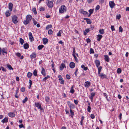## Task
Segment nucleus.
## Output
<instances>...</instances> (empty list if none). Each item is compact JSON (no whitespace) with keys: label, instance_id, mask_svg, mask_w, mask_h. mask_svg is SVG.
Listing matches in <instances>:
<instances>
[{"label":"nucleus","instance_id":"7ed1b4c3","mask_svg":"<svg viewBox=\"0 0 129 129\" xmlns=\"http://www.w3.org/2000/svg\"><path fill=\"white\" fill-rule=\"evenodd\" d=\"M46 3L48 7L51 8L53 7V4L52 2L48 0Z\"/></svg>","mask_w":129,"mask_h":129},{"label":"nucleus","instance_id":"052dcab7","mask_svg":"<svg viewBox=\"0 0 129 129\" xmlns=\"http://www.w3.org/2000/svg\"><path fill=\"white\" fill-rule=\"evenodd\" d=\"M90 117L92 119H93L95 118V116L93 114H91L90 115Z\"/></svg>","mask_w":129,"mask_h":129},{"label":"nucleus","instance_id":"dca6fc26","mask_svg":"<svg viewBox=\"0 0 129 129\" xmlns=\"http://www.w3.org/2000/svg\"><path fill=\"white\" fill-rule=\"evenodd\" d=\"M103 37L102 35H98L97 36V39L98 41H100L101 39Z\"/></svg>","mask_w":129,"mask_h":129},{"label":"nucleus","instance_id":"0e129e2a","mask_svg":"<svg viewBox=\"0 0 129 129\" xmlns=\"http://www.w3.org/2000/svg\"><path fill=\"white\" fill-rule=\"evenodd\" d=\"M33 19L34 24L35 25H36L37 23V22L33 18Z\"/></svg>","mask_w":129,"mask_h":129},{"label":"nucleus","instance_id":"4468645a","mask_svg":"<svg viewBox=\"0 0 129 129\" xmlns=\"http://www.w3.org/2000/svg\"><path fill=\"white\" fill-rule=\"evenodd\" d=\"M99 75L102 79L106 78L107 77V76L106 75L103 73H100V74H99Z\"/></svg>","mask_w":129,"mask_h":129},{"label":"nucleus","instance_id":"a18cd8bd","mask_svg":"<svg viewBox=\"0 0 129 129\" xmlns=\"http://www.w3.org/2000/svg\"><path fill=\"white\" fill-rule=\"evenodd\" d=\"M53 33V31L52 30L50 29L48 31V34L49 35Z\"/></svg>","mask_w":129,"mask_h":129},{"label":"nucleus","instance_id":"bb28decb","mask_svg":"<svg viewBox=\"0 0 129 129\" xmlns=\"http://www.w3.org/2000/svg\"><path fill=\"white\" fill-rule=\"evenodd\" d=\"M90 85V83L88 81L86 82L85 83V85L86 87H87Z\"/></svg>","mask_w":129,"mask_h":129},{"label":"nucleus","instance_id":"09e8293b","mask_svg":"<svg viewBox=\"0 0 129 129\" xmlns=\"http://www.w3.org/2000/svg\"><path fill=\"white\" fill-rule=\"evenodd\" d=\"M121 17V16L120 14L117 15L116 16V18L117 19H119Z\"/></svg>","mask_w":129,"mask_h":129},{"label":"nucleus","instance_id":"4be33fe9","mask_svg":"<svg viewBox=\"0 0 129 129\" xmlns=\"http://www.w3.org/2000/svg\"><path fill=\"white\" fill-rule=\"evenodd\" d=\"M8 118L7 117H6L3 119L2 120V122L3 123H4L5 122H7L8 121Z\"/></svg>","mask_w":129,"mask_h":129},{"label":"nucleus","instance_id":"c03bdc74","mask_svg":"<svg viewBox=\"0 0 129 129\" xmlns=\"http://www.w3.org/2000/svg\"><path fill=\"white\" fill-rule=\"evenodd\" d=\"M72 55H73V56L74 57V59H75V60L77 62H78V59L77 58L76 56L75 55V54H73Z\"/></svg>","mask_w":129,"mask_h":129},{"label":"nucleus","instance_id":"c756f323","mask_svg":"<svg viewBox=\"0 0 129 129\" xmlns=\"http://www.w3.org/2000/svg\"><path fill=\"white\" fill-rule=\"evenodd\" d=\"M99 31V33L101 34H104V29H100Z\"/></svg>","mask_w":129,"mask_h":129},{"label":"nucleus","instance_id":"338daca9","mask_svg":"<svg viewBox=\"0 0 129 129\" xmlns=\"http://www.w3.org/2000/svg\"><path fill=\"white\" fill-rule=\"evenodd\" d=\"M86 41L87 43H89L90 42V40L89 38H88L86 39Z\"/></svg>","mask_w":129,"mask_h":129},{"label":"nucleus","instance_id":"e2e57ef3","mask_svg":"<svg viewBox=\"0 0 129 129\" xmlns=\"http://www.w3.org/2000/svg\"><path fill=\"white\" fill-rule=\"evenodd\" d=\"M66 78L68 79H69L70 78V77L69 75L68 74H67L66 76Z\"/></svg>","mask_w":129,"mask_h":129},{"label":"nucleus","instance_id":"58836bf2","mask_svg":"<svg viewBox=\"0 0 129 129\" xmlns=\"http://www.w3.org/2000/svg\"><path fill=\"white\" fill-rule=\"evenodd\" d=\"M62 32L61 30H59L58 33H57V36L58 37H60L61 36V33Z\"/></svg>","mask_w":129,"mask_h":129},{"label":"nucleus","instance_id":"b1692460","mask_svg":"<svg viewBox=\"0 0 129 129\" xmlns=\"http://www.w3.org/2000/svg\"><path fill=\"white\" fill-rule=\"evenodd\" d=\"M104 57L105 61L107 62H109V60L108 56L107 55H105Z\"/></svg>","mask_w":129,"mask_h":129},{"label":"nucleus","instance_id":"f03ea898","mask_svg":"<svg viewBox=\"0 0 129 129\" xmlns=\"http://www.w3.org/2000/svg\"><path fill=\"white\" fill-rule=\"evenodd\" d=\"M18 17L16 15L13 16L12 17V20L14 24H16L18 21L17 20Z\"/></svg>","mask_w":129,"mask_h":129},{"label":"nucleus","instance_id":"6e6d98bb","mask_svg":"<svg viewBox=\"0 0 129 129\" xmlns=\"http://www.w3.org/2000/svg\"><path fill=\"white\" fill-rule=\"evenodd\" d=\"M111 28L112 30L113 31L115 30L114 26L111 25Z\"/></svg>","mask_w":129,"mask_h":129},{"label":"nucleus","instance_id":"39448f33","mask_svg":"<svg viewBox=\"0 0 129 129\" xmlns=\"http://www.w3.org/2000/svg\"><path fill=\"white\" fill-rule=\"evenodd\" d=\"M35 106L38 108V109H40L41 110H42L41 104L39 103H35Z\"/></svg>","mask_w":129,"mask_h":129},{"label":"nucleus","instance_id":"423d86ee","mask_svg":"<svg viewBox=\"0 0 129 129\" xmlns=\"http://www.w3.org/2000/svg\"><path fill=\"white\" fill-rule=\"evenodd\" d=\"M95 92H92L91 93L90 95L89 96V98L90 99L91 101H92L93 97L94 96L95 94Z\"/></svg>","mask_w":129,"mask_h":129},{"label":"nucleus","instance_id":"2f4dec72","mask_svg":"<svg viewBox=\"0 0 129 129\" xmlns=\"http://www.w3.org/2000/svg\"><path fill=\"white\" fill-rule=\"evenodd\" d=\"M9 11H7L6 12L5 15L7 17H8L10 15V14Z\"/></svg>","mask_w":129,"mask_h":129},{"label":"nucleus","instance_id":"ea45409f","mask_svg":"<svg viewBox=\"0 0 129 129\" xmlns=\"http://www.w3.org/2000/svg\"><path fill=\"white\" fill-rule=\"evenodd\" d=\"M102 67L101 66H100L98 68V74H100V72L101 69H102Z\"/></svg>","mask_w":129,"mask_h":129},{"label":"nucleus","instance_id":"a19ab883","mask_svg":"<svg viewBox=\"0 0 129 129\" xmlns=\"http://www.w3.org/2000/svg\"><path fill=\"white\" fill-rule=\"evenodd\" d=\"M121 72V70L120 68H118L117 70V72L118 74L120 73Z\"/></svg>","mask_w":129,"mask_h":129},{"label":"nucleus","instance_id":"bf43d9fd","mask_svg":"<svg viewBox=\"0 0 129 129\" xmlns=\"http://www.w3.org/2000/svg\"><path fill=\"white\" fill-rule=\"evenodd\" d=\"M50 76H47L45 77L43 79L44 81H45L46 80H47L48 78Z\"/></svg>","mask_w":129,"mask_h":129},{"label":"nucleus","instance_id":"603ef678","mask_svg":"<svg viewBox=\"0 0 129 129\" xmlns=\"http://www.w3.org/2000/svg\"><path fill=\"white\" fill-rule=\"evenodd\" d=\"M74 102L76 105H77L78 104V101L77 100H74Z\"/></svg>","mask_w":129,"mask_h":129},{"label":"nucleus","instance_id":"3c124183","mask_svg":"<svg viewBox=\"0 0 129 129\" xmlns=\"http://www.w3.org/2000/svg\"><path fill=\"white\" fill-rule=\"evenodd\" d=\"M122 30L123 29L121 26L119 27V31L122 32Z\"/></svg>","mask_w":129,"mask_h":129},{"label":"nucleus","instance_id":"473e14b6","mask_svg":"<svg viewBox=\"0 0 129 129\" xmlns=\"http://www.w3.org/2000/svg\"><path fill=\"white\" fill-rule=\"evenodd\" d=\"M70 112L71 115V117L72 118L73 117V116L74 115V112L72 111V109H70Z\"/></svg>","mask_w":129,"mask_h":129},{"label":"nucleus","instance_id":"cd10ccee","mask_svg":"<svg viewBox=\"0 0 129 129\" xmlns=\"http://www.w3.org/2000/svg\"><path fill=\"white\" fill-rule=\"evenodd\" d=\"M18 92V89L16 90V91L15 94V97L17 98H19V96L17 94V93Z\"/></svg>","mask_w":129,"mask_h":129},{"label":"nucleus","instance_id":"e433bc0d","mask_svg":"<svg viewBox=\"0 0 129 129\" xmlns=\"http://www.w3.org/2000/svg\"><path fill=\"white\" fill-rule=\"evenodd\" d=\"M44 47L43 45H40L38 46V48L39 50H41Z\"/></svg>","mask_w":129,"mask_h":129},{"label":"nucleus","instance_id":"6e6552de","mask_svg":"<svg viewBox=\"0 0 129 129\" xmlns=\"http://www.w3.org/2000/svg\"><path fill=\"white\" fill-rule=\"evenodd\" d=\"M26 20L30 22L32 18V16L31 15H28L26 16Z\"/></svg>","mask_w":129,"mask_h":129},{"label":"nucleus","instance_id":"5701e85b","mask_svg":"<svg viewBox=\"0 0 129 129\" xmlns=\"http://www.w3.org/2000/svg\"><path fill=\"white\" fill-rule=\"evenodd\" d=\"M36 56V54L35 53H33L31 55H30V57L32 59L33 58H35Z\"/></svg>","mask_w":129,"mask_h":129},{"label":"nucleus","instance_id":"de8ad7c7","mask_svg":"<svg viewBox=\"0 0 129 129\" xmlns=\"http://www.w3.org/2000/svg\"><path fill=\"white\" fill-rule=\"evenodd\" d=\"M33 74L35 76H37V72L36 70H35L33 72Z\"/></svg>","mask_w":129,"mask_h":129},{"label":"nucleus","instance_id":"4d7b16f0","mask_svg":"<svg viewBox=\"0 0 129 129\" xmlns=\"http://www.w3.org/2000/svg\"><path fill=\"white\" fill-rule=\"evenodd\" d=\"M40 11H44L45 10V9L43 7H41L40 8Z\"/></svg>","mask_w":129,"mask_h":129},{"label":"nucleus","instance_id":"f8f14e48","mask_svg":"<svg viewBox=\"0 0 129 129\" xmlns=\"http://www.w3.org/2000/svg\"><path fill=\"white\" fill-rule=\"evenodd\" d=\"M9 116L11 117H14L15 116V114L14 113L10 112L8 114Z\"/></svg>","mask_w":129,"mask_h":129},{"label":"nucleus","instance_id":"4c0bfd02","mask_svg":"<svg viewBox=\"0 0 129 129\" xmlns=\"http://www.w3.org/2000/svg\"><path fill=\"white\" fill-rule=\"evenodd\" d=\"M32 11L34 12V14L36 15L37 14V12L36 8H34L32 9Z\"/></svg>","mask_w":129,"mask_h":129},{"label":"nucleus","instance_id":"680f3d73","mask_svg":"<svg viewBox=\"0 0 129 129\" xmlns=\"http://www.w3.org/2000/svg\"><path fill=\"white\" fill-rule=\"evenodd\" d=\"M29 83H30V85L29 86V89H30V87L31 86L32 83V81L30 80H29Z\"/></svg>","mask_w":129,"mask_h":129},{"label":"nucleus","instance_id":"20e7f679","mask_svg":"<svg viewBox=\"0 0 129 129\" xmlns=\"http://www.w3.org/2000/svg\"><path fill=\"white\" fill-rule=\"evenodd\" d=\"M67 104L70 109H74L75 108L74 105L73 104H71L70 101H68L67 102Z\"/></svg>","mask_w":129,"mask_h":129},{"label":"nucleus","instance_id":"79ce46f5","mask_svg":"<svg viewBox=\"0 0 129 129\" xmlns=\"http://www.w3.org/2000/svg\"><path fill=\"white\" fill-rule=\"evenodd\" d=\"M52 27V25H48L46 27L47 30L49 28H51Z\"/></svg>","mask_w":129,"mask_h":129},{"label":"nucleus","instance_id":"a211bd4d","mask_svg":"<svg viewBox=\"0 0 129 129\" xmlns=\"http://www.w3.org/2000/svg\"><path fill=\"white\" fill-rule=\"evenodd\" d=\"M84 20H86L87 23V24H90L91 23V21L90 19L86 18H84Z\"/></svg>","mask_w":129,"mask_h":129},{"label":"nucleus","instance_id":"49530a36","mask_svg":"<svg viewBox=\"0 0 129 129\" xmlns=\"http://www.w3.org/2000/svg\"><path fill=\"white\" fill-rule=\"evenodd\" d=\"M90 54L94 53V51L92 48L90 49Z\"/></svg>","mask_w":129,"mask_h":129},{"label":"nucleus","instance_id":"f704fd0d","mask_svg":"<svg viewBox=\"0 0 129 129\" xmlns=\"http://www.w3.org/2000/svg\"><path fill=\"white\" fill-rule=\"evenodd\" d=\"M7 66L9 70H13V69L11 65L8 64H7Z\"/></svg>","mask_w":129,"mask_h":129},{"label":"nucleus","instance_id":"864d4df0","mask_svg":"<svg viewBox=\"0 0 129 129\" xmlns=\"http://www.w3.org/2000/svg\"><path fill=\"white\" fill-rule=\"evenodd\" d=\"M59 80H60V83L62 84H64V80L62 79H61Z\"/></svg>","mask_w":129,"mask_h":129},{"label":"nucleus","instance_id":"774afa93","mask_svg":"<svg viewBox=\"0 0 129 129\" xmlns=\"http://www.w3.org/2000/svg\"><path fill=\"white\" fill-rule=\"evenodd\" d=\"M1 69L4 72H6V70L3 67H1Z\"/></svg>","mask_w":129,"mask_h":129},{"label":"nucleus","instance_id":"13d9d810","mask_svg":"<svg viewBox=\"0 0 129 129\" xmlns=\"http://www.w3.org/2000/svg\"><path fill=\"white\" fill-rule=\"evenodd\" d=\"M19 126L20 128H21L22 127H25L23 125V124H21L20 125H19Z\"/></svg>","mask_w":129,"mask_h":129},{"label":"nucleus","instance_id":"0eeeda50","mask_svg":"<svg viewBox=\"0 0 129 129\" xmlns=\"http://www.w3.org/2000/svg\"><path fill=\"white\" fill-rule=\"evenodd\" d=\"M28 36L31 42L34 41V39L32 33L31 32H29V33Z\"/></svg>","mask_w":129,"mask_h":129},{"label":"nucleus","instance_id":"9b49d317","mask_svg":"<svg viewBox=\"0 0 129 129\" xmlns=\"http://www.w3.org/2000/svg\"><path fill=\"white\" fill-rule=\"evenodd\" d=\"M109 4L111 8H113L115 5V4L113 1L110 2Z\"/></svg>","mask_w":129,"mask_h":129},{"label":"nucleus","instance_id":"aec40b11","mask_svg":"<svg viewBox=\"0 0 129 129\" xmlns=\"http://www.w3.org/2000/svg\"><path fill=\"white\" fill-rule=\"evenodd\" d=\"M48 39L46 38H43V41L44 44H46L48 43Z\"/></svg>","mask_w":129,"mask_h":129},{"label":"nucleus","instance_id":"2eb2a0df","mask_svg":"<svg viewBox=\"0 0 129 129\" xmlns=\"http://www.w3.org/2000/svg\"><path fill=\"white\" fill-rule=\"evenodd\" d=\"M13 6V4L12 3H9V9L11 11L12 10Z\"/></svg>","mask_w":129,"mask_h":129},{"label":"nucleus","instance_id":"7c9ffc66","mask_svg":"<svg viewBox=\"0 0 129 129\" xmlns=\"http://www.w3.org/2000/svg\"><path fill=\"white\" fill-rule=\"evenodd\" d=\"M19 42L22 45L24 42V41L22 38H20L19 39Z\"/></svg>","mask_w":129,"mask_h":129},{"label":"nucleus","instance_id":"6ab92c4d","mask_svg":"<svg viewBox=\"0 0 129 129\" xmlns=\"http://www.w3.org/2000/svg\"><path fill=\"white\" fill-rule=\"evenodd\" d=\"M41 73L44 76H45L46 75V74L45 73V69L42 67V71Z\"/></svg>","mask_w":129,"mask_h":129},{"label":"nucleus","instance_id":"ddd939ff","mask_svg":"<svg viewBox=\"0 0 129 129\" xmlns=\"http://www.w3.org/2000/svg\"><path fill=\"white\" fill-rule=\"evenodd\" d=\"M75 66V63L73 62H71L70 64V66L71 68H74Z\"/></svg>","mask_w":129,"mask_h":129},{"label":"nucleus","instance_id":"412c9836","mask_svg":"<svg viewBox=\"0 0 129 129\" xmlns=\"http://www.w3.org/2000/svg\"><path fill=\"white\" fill-rule=\"evenodd\" d=\"M95 63L96 64V67L98 68L99 66L100 65V61L98 60H96L95 61Z\"/></svg>","mask_w":129,"mask_h":129},{"label":"nucleus","instance_id":"8fccbe9b","mask_svg":"<svg viewBox=\"0 0 129 129\" xmlns=\"http://www.w3.org/2000/svg\"><path fill=\"white\" fill-rule=\"evenodd\" d=\"M89 12L90 14H92L93 12V9H90L89 10Z\"/></svg>","mask_w":129,"mask_h":129},{"label":"nucleus","instance_id":"72a5a7b5","mask_svg":"<svg viewBox=\"0 0 129 129\" xmlns=\"http://www.w3.org/2000/svg\"><path fill=\"white\" fill-rule=\"evenodd\" d=\"M28 100V99L27 98V97H25L24 99L23 100L22 102L24 104L26 103V102Z\"/></svg>","mask_w":129,"mask_h":129},{"label":"nucleus","instance_id":"393cba45","mask_svg":"<svg viewBox=\"0 0 129 129\" xmlns=\"http://www.w3.org/2000/svg\"><path fill=\"white\" fill-rule=\"evenodd\" d=\"M23 46L24 48L25 49H27L29 47V45L27 43L24 44Z\"/></svg>","mask_w":129,"mask_h":129},{"label":"nucleus","instance_id":"1a4fd4ad","mask_svg":"<svg viewBox=\"0 0 129 129\" xmlns=\"http://www.w3.org/2000/svg\"><path fill=\"white\" fill-rule=\"evenodd\" d=\"M79 12L83 14L84 15L88 14V12L84 11L83 9H81L79 10Z\"/></svg>","mask_w":129,"mask_h":129},{"label":"nucleus","instance_id":"5fc2aeb1","mask_svg":"<svg viewBox=\"0 0 129 129\" xmlns=\"http://www.w3.org/2000/svg\"><path fill=\"white\" fill-rule=\"evenodd\" d=\"M15 54L19 57H20L21 56V54L19 53H16Z\"/></svg>","mask_w":129,"mask_h":129},{"label":"nucleus","instance_id":"f3484780","mask_svg":"<svg viewBox=\"0 0 129 129\" xmlns=\"http://www.w3.org/2000/svg\"><path fill=\"white\" fill-rule=\"evenodd\" d=\"M66 68L65 64L63 63H62L61 66H60V70H63L64 68Z\"/></svg>","mask_w":129,"mask_h":129},{"label":"nucleus","instance_id":"c85d7f7f","mask_svg":"<svg viewBox=\"0 0 129 129\" xmlns=\"http://www.w3.org/2000/svg\"><path fill=\"white\" fill-rule=\"evenodd\" d=\"M32 75V73L30 72H28V73H27V77L28 78H31V76Z\"/></svg>","mask_w":129,"mask_h":129},{"label":"nucleus","instance_id":"a878e982","mask_svg":"<svg viewBox=\"0 0 129 129\" xmlns=\"http://www.w3.org/2000/svg\"><path fill=\"white\" fill-rule=\"evenodd\" d=\"M45 100L46 102H49L50 101V98L48 96H46L45 97Z\"/></svg>","mask_w":129,"mask_h":129},{"label":"nucleus","instance_id":"37998d69","mask_svg":"<svg viewBox=\"0 0 129 129\" xmlns=\"http://www.w3.org/2000/svg\"><path fill=\"white\" fill-rule=\"evenodd\" d=\"M91 107L90 106H89L88 107V108H87V111L89 112H91Z\"/></svg>","mask_w":129,"mask_h":129},{"label":"nucleus","instance_id":"9d476101","mask_svg":"<svg viewBox=\"0 0 129 129\" xmlns=\"http://www.w3.org/2000/svg\"><path fill=\"white\" fill-rule=\"evenodd\" d=\"M7 49L6 48H3L2 49V52L3 55H4V53H5L6 54H7Z\"/></svg>","mask_w":129,"mask_h":129},{"label":"nucleus","instance_id":"f257e3e1","mask_svg":"<svg viewBox=\"0 0 129 129\" xmlns=\"http://www.w3.org/2000/svg\"><path fill=\"white\" fill-rule=\"evenodd\" d=\"M66 8L65 5H62L59 9V12L60 13H62L66 12Z\"/></svg>","mask_w":129,"mask_h":129},{"label":"nucleus","instance_id":"c9c22d12","mask_svg":"<svg viewBox=\"0 0 129 129\" xmlns=\"http://www.w3.org/2000/svg\"><path fill=\"white\" fill-rule=\"evenodd\" d=\"M29 22V21L27 20H24V21L23 22V23H24V24L25 25H27V24H28L29 22Z\"/></svg>","mask_w":129,"mask_h":129},{"label":"nucleus","instance_id":"69168bd1","mask_svg":"<svg viewBox=\"0 0 129 129\" xmlns=\"http://www.w3.org/2000/svg\"><path fill=\"white\" fill-rule=\"evenodd\" d=\"M58 77L59 78V80H60L61 79H62V76L60 75H58Z\"/></svg>","mask_w":129,"mask_h":129}]
</instances>
